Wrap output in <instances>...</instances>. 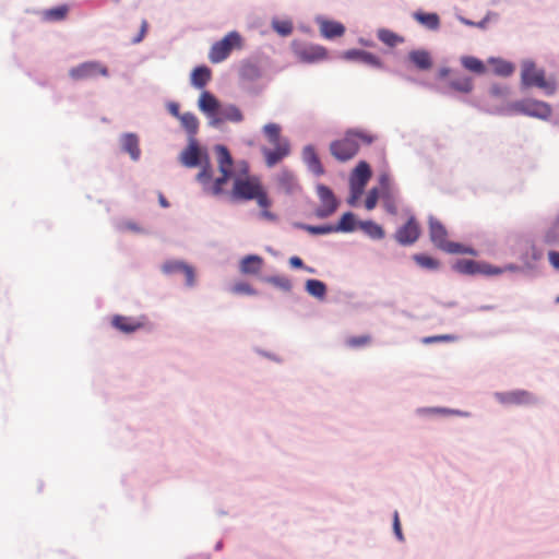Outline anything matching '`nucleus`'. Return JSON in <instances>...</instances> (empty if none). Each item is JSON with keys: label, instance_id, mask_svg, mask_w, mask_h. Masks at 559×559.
Here are the masks:
<instances>
[{"label": "nucleus", "instance_id": "obj_1", "mask_svg": "<svg viewBox=\"0 0 559 559\" xmlns=\"http://www.w3.org/2000/svg\"><path fill=\"white\" fill-rule=\"evenodd\" d=\"M215 152L221 176L214 181H212L213 170L209 156L205 153L203 154L194 139H190L179 159L183 166L189 168L202 165L201 170L197 175V180L203 186L204 191L219 195L224 191V186L231 178L234 160L228 148L224 145H216Z\"/></svg>", "mask_w": 559, "mask_h": 559}, {"label": "nucleus", "instance_id": "obj_2", "mask_svg": "<svg viewBox=\"0 0 559 559\" xmlns=\"http://www.w3.org/2000/svg\"><path fill=\"white\" fill-rule=\"evenodd\" d=\"M231 197L240 201L255 200L261 207L260 215L263 219L270 222L277 219V216L270 211L272 201L259 177L246 176L245 178H236L233 185Z\"/></svg>", "mask_w": 559, "mask_h": 559}, {"label": "nucleus", "instance_id": "obj_3", "mask_svg": "<svg viewBox=\"0 0 559 559\" xmlns=\"http://www.w3.org/2000/svg\"><path fill=\"white\" fill-rule=\"evenodd\" d=\"M281 126L277 123H266L263 127V133L273 148L263 146L261 152L267 167H274L290 154V144L286 138L281 135Z\"/></svg>", "mask_w": 559, "mask_h": 559}, {"label": "nucleus", "instance_id": "obj_4", "mask_svg": "<svg viewBox=\"0 0 559 559\" xmlns=\"http://www.w3.org/2000/svg\"><path fill=\"white\" fill-rule=\"evenodd\" d=\"M376 136L362 130H349L344 138L330 144L331 154L340 162L352 159L359 151V141L369 145Z\"/></svg>", "mask_w": 559, "mask_h": 559}, {"label": "nucleus", "instance_id": "obj_5", "mask_svg": "<svg viewBox=\"0 0 559 559\" xmlns=\"http://www.w3.org/2000/svg\"><path fill=\"white\" fill-rule=\"evenodd\" d=\"M429 236L432 243L449 253H466L475 255L474 249L465 247L457 242L448 240V231L442 223L433 216L429 217Z\"/></svg>", "mask_w": 559, "mask_h": 559}, {"label": "nucleus", "instance_id": "obj_6", "mask_svg": "<svg viewBox=\"0 0 559 559\" xmlns=\"http://www.w3.org/2000/svg\"><path fill=\"white\" fill-rule=\"evenodd\" d=\"M242 47V36L237 31H231L212 45L209 59L212 63H219L227 59L234 49L240 50Z\"/></svg>", "mask_w": 559, "mask_h": 559}, {"label": "nucleus", "instance_id": "obj_7", "mask_svg": "<svg viewBox=\"0 0 559 559\" xmlns=\"http://www.w3.org/2000/svg\"><path fill=\"white\" fill-rule=\"evenodd\" d=\"M521 79L526 86H537L549 94L555 91V85L546 81L544 70L538 69L533 61L526 60L522 63Z\"/></svg>", "mask_w": 559, "mask_h": 559}, {"label": "nucleus", "instance_id": "obj_8", "mask_svg": "<svg viewBox=\"0 0 559 559\" xmlns=\"http://www.w3.org/2000/svg\"><path fill=\"white\" fill-rule=\"evenodd\" d=\"M69 75L74 81H82L97 75L108 76V69L98 61H87L70 69Z\"/></svg>", "mask_w": 559, "mask_h": 559}, {"label": "nucleus", "instance_id": "obj_9", "mask_svg": "<svg viewBox=\"0 0 559 559\" xmlns=\"http://www.w3.org/2000/svg\"><path fill=\"white\" fill-rule=\"evenodd\" d=\"M454 270L461 274L474 275H499L503 272L502 269L492 266L486 262H478L474 260H460L454 264Z\"/></svg>", "mask_w": 559, "mask_h": 559}, {"label": "nucleus", "instance_id": "obj_10", "mask_svg": "<svg viewBox=\"0 0 559 559\" xmlns=\"http://www.w3.org/2000/svg\"><path fill=\"white\" fill-rule=\"evenodd\" d=\"M514 108L523 115L546 120L551 116V107L549 104L536 100L525 99L514 105Z\"/></svg>", "mask_w": 559, "mask_h": 559}, {"label": "nucleus", "instance_id": "obj_11", "mask_svg": "<svg viewBox=\"0 0 559 559\" xmlns=\"http://www.w3.org/2000/svg\"><path fill=\"white\" fill-rule=\"evenodd\" d=\"M317 194L320 200V206L316 210V215L319 218L331 216L338 206V201L336 200L333 191L324 185H318Z\"/></svg>", "mask_w": 559, "mask_h": 559}, {"label": "nucleus", "instance_id": "obj_12", "mask_svg": "<svg viewBox=\"0 0 559 559\" xmlns=\"http://www.w3.org/2000/svg\"><path fill=\"white\" fill-rule=\"evenodd\" d=\"M420 234L418 221L414 215H411L406 223L396 229L394 238L402 246H411L418 240Z\"/></svg>", "mask_w": 559, "mask_h": 559}, {"label": "nucleus", "instance_id": "obj_13", "mask_svg": "<svg viewBox=\"0 0 559 559\" xmlns=\"http://www.w3.org/2000/svg\"><path fill=\"white\" fill-rule=\"evenodd\" d=\"M294 53L299 61L311 63L325 59L328 51L320 45L297 44L294 46Z\"/></svg>", "mask_w": 559, "mask_h": 559}, {"label": "nucleus", "instance_id": "obj_14", "mask_svg": "<svg viewBox=\"0 0 559 559\" xmlns=\"http://www.w3.org/2000/svg\"><path fill=\"white\" fill-rule=\"evenodd\" d=\"M496 396L504 405H528L535 402L533 394L525 390L497 393Z\"/></svg>", "mask_w": 559, "mask_h": 559}, {"label": "nucleus", "instance_id": "obj_15", "mask_svg": "<svg viewBox=\"0 0 559 559\" xmlns=\"http://www.w3.org/2000/svg\"><path fill=\"white\" fill-rule=\"evenodd\" d=\"M111 324L120 332L127 334L133 333L144 325L141 320L124 316H115L111 319Z\"/></svg>", "mask_w": 559, "mask_h": 559}, {"label": "nucleus", "instance_id": "obj_16", "mask_svg": "<svg viewBox=\"0 0 559 559\" xmlns=\"http://www.w3.org/2000/svg\"><path fill=\"white\" fill-rule=\"evenodd\" d=\"M242 119L243 116L240 109L235 105H228L225 108L218 110L217 116L211 120V124L216 127L224 121L240 122Z\"/></svg>", "mask_w": 559, "mask_h": 559}, {"label": "nucleus", "instance_id": "obj_17", "mask_svg": "<svg viewBox=\"0 0 559 559\" xmlns=\"http://www.w3.org/2000/svg\"><path fill=\"white\" fill-rule=\"evenodd\" d=\"M199 108L201 111H203L207 117L213 120L214 117L217 116L219 110V102L217 98L211 94L210 92L205 91L200 95L199 98Z\"/></svg>", "mask_w": 559, "mask_h": 559}, {"label": "nucleus", "instance_id": "obj_18", "mask_svg": "<svg viewBox=\"0 0 559 559\" xmlns=\"http://www.w3.org/2000/svg\"><path fill=\"white\" fill-rule=\"evenodd\" d=\"M318 23L321 35L328 39L341 37L345 33V27L340 22L320 19Z\"/></svg>", "mask_w": 559, "mask_h": 559}, {"label": "nucleus", "instance_id": "obj_19", "mask_svg": "<svg viewBox=\"0 0 559 559\" xmlns=\"http://www.w3.org/2000/svg\"><path fill=\"white\" fill-rule=\"evenodd\" d=\"M263 259L255 254L246 255L239 264V270L245 275H258L263 267Z\"/></svg>", "mask_w": 559, "mask_h": 559}, {"label": "nucleus", "instance_id": "obj_20", "mask_svg": "<svg viewBox=\"0 0 559 559\" xmlns=\"http://www.w3.org/2000/svg\"><path fill=\"white\" fill-rule=\"evenodd\" d=\"M345 58L349 60H357L364 64L373 67V68H381L382 62L380 59L374 56L371 52L365 51V50H348L345 52Z\"/></svg>", "mask_w": 559, "mask_h": 559}, {"label": "nucleus", "instance_id": "obj_21", "mask_svg": "<svg viewBox=\"0 0 559 559\" xmlns=\"http://www.w3.org/2000/svg\"><path fill=\"white\" fill-rule=\"evenodd\" d=\"M302 157L309 169L317 176L323 175L324 169L313 146L308 145L302 151Z\"/></svg>", "mask_w": 559, "mask_h": 559}, {"label": "nucleus", "instance_id": "obj_22", "mask_svg": "<svg viewBox=\"0 0 559 559\" xmlns=\"http://www.w3.org/2000/svg\"><path fill=\"white\" fill-rule=\"evenodd\" d=\"M122 150L128 153L133 160H138L141 155L139 139L133 133H127L121 138Z\"/></svg>", "mask_w": 559, "mask_h": 559}, {"label": "nucleus", "instance_id": "obj_23", "mask_svg": "<svg viewBox=\"0 0 559 559\" xmlns=\"http://www.w3.org/2000/svg\"><path fill=\"white\" fill-rule=\"evenodd\" d=\"M408 59L419 70H429L432 67L430 53L423 49L409 51Z\"/></svg>", "mask_w": 559, "mask_h": 559}, {"label": "nucleus", "instance_id": "obj_24", "mask_svg": "<svg viewBox=\"0 0 559 559\" xmlns=\"http://www.w3.org/2000/svg\"><path fill=\"white\" fill-rule=\"evenodd\" d=\"M278 187L285 191L286 193H293L299 188L298 181L295 175L287 170L283 169L277 176Z\"/></svg>", "mask_w": 559, "mask_h": 559}, {"label": "nucleus", "instance_id": "obj_25", "mask_svg": "<svg viewBox=\"0 0 559 559\" xmlns=\"http://www.w3.org/2000/svg\"><path fill=\"white\" fill-rule=\"evenodd\" d=\"M212 72L205 66L197 67L191 73V84L197 88H203L211 80Z\"/></svg>", "mask_w": 559, "mask_h": 559}, {"label": "nucleus", "instance_id": "obj_26", "mask_svg": "<svg viewBox=\"0 0 559 559\" xmlns=\"http://www.w3.org/2000/svg\"><path fill=\"white\" fill-rule=\"evenodd\" d=\"M371 177V169L366 162H360L350 178V183H358L361 187H365L368 180Z\"/></svg>", "mask_w": 559, "mask_h": 559}, {"label": "nucleus", "instance_id": "obj_27", "mask_svg": "<svg viewBox=\"0 0 559 559\" xmlns=\"http://www.w3.org/2000/svg\"><path fill=\"white\" fill-rule=\"evenodd\" d=\"M473 80L468 76H457L449 81L447 88L462 94H469L473 91Z\"/></svg>", "mask_w": 559, "mask_h": 559}, {"label": "nucleus", "instance_id": "obj_28", "mask_svg": "<svg viewBox=\"0 0 559 559\" xmlns=\"http://www.w3.org/2000/svg\"><path fill=\"white\" fill-rule=\"evenodd\" d=\"M181 126L186 129V131L189 133L190 139H193V136L197 134L199 130V120L192 112H185L179 119Z\"/></svg>", "mask_w": 559, "mask_h": 559}, {"label": "nucleus", "instance_id": "obj_29", "mask_svg": "<svg viewBox=\"0 0 559 559\" xmlns=\"http://www.w3.org/2000/svg\"><path fill=\"white\" fill-rule=\"evenodd\" d=\"M377 36L379 40H381L389 47H395L396 45L402 44L404 41V38L402 36L386 28L378 29Z\"/></svg>", "mask_w": 559, "mask_h": 559}, {"label": "nucleus", "instance_id": "obj_30", "mask_svg": "<svg viewBox=\"0 0 559 559\" xmlns=\"http://www.w3.org/2000/svg\"><path fill=\"white\" fill-rule=\"evenodd\" d=\"M462 66L474 73L484 74L486 72V67L484 62L475 57L465 56L461 58Z\"/></svg>", "mask_w": 559, "mask_h": 559}, {"label": "nucleus", "instance_id": "obj_31", "mask_svg": "<svg viewBox=\"0 0 559 559\" xmlns=\"http://www.w3.org/2000/svg\"><path fill=\"white\" fill-rule=\"evenodd\" d=\"M306 290L309 295L323 299L326 295V286L319 280H308L306 282Z\"/></svg>", "mask_w": 559, "mask_h": 559}, {"label": "nucleus", "instance_id": "obj_32", "mask_svg": "<svg viewBox=\"0 0 559 559\" xmlns=\"http://www.w3.org/2000/svg\"><path fill=\"white\" fill-rule=\"evenodd\" d=\"M415 19L429 29H438L440 26V19L436 13H416Z\"/></svg>", "mask_w": 559, "mask_h": 559}, {"label": "nucleus", "instance_id": "obj_33", "mask_svg": "<svg viewBox=\"0 0 559 559\" xmlns=\"http://www.w3.org/2000/svg\"><path fill=\"white\" fill-rule=\"evenodd\" d=\"M359 226L372 239H382L384 237L383 228L372 221L361 222Z\"/></svg>", "mask_w": 559, "mask_h": 559}, {"label": "nucleus", "instance_id": "obj_34", "mask_svg": "<svg viewBox=\"0 0 559 559\" xmlns=\"http://www.w3.org/2000/svg\"><path fill=\"white\" fill-rule=\"evenodd\" d=\"M489 62L493 66V72L501 76H509L514 71V66L502 59H490Z\"/></svg>", "mask_w": 559, "mask_h": 559}, {"label": "nucleus", "instance_id": "obj_35", "mask_svg": "<svg viewBox=\"0 0 559 559\" xmlns=\"http://www.w3.org/2000/svg\"><path fill=\"white\" fill-rule=\"evenodd\" d=\"M334 233L335 231H352L355 228V217L354 214L350 212H347L342 215L338 224L334 226Z\"/></svg>", "mask_w": 559, "mask_h": 559}, {"label": "nucleus", "instance_id": "obj_36", "mask_svg": "<svg viewBox=\"0 0 559 559\" xmlns=\"http://www.w3.org/2000/svg\"><path fill=\"white\" fill-rule=\"evenodd\" d=\"M544 241L547 245H559V215L556 217L552 225L546 230Z\"/></svg>", "mask_w": 559, "mask_h": 559}, {"label": "nucleus", "instance_id": "obj_37", "mask_svg": "<svg viewBox=\"0 0 559 559\" xmlns=\"http://www.w3.org/2000/svg\"><path fill=\"white\" fill-rule=\"evenodd\" d=\"M414 260L419 266L424 269L436 270L439 266V261L429 255L415 254Z\"/></svg>", "mask_w": 559, "mask_h": 559}, {"label": "nucleus", "instance_id": "obj_38", "mask_svg": "<svg viewBox=\"0 0 559 559\" xmlns=\"http://www.w3.org/2000/svg\"><path fill=\"white\" fill-rule=\"evenodd\" d=\"M266 283H270L284 292L292 289V282L286 276H270L265 278Z\"/></svg>", "mask_w": 559, "mask_h": 559}, {"label": "nucleus", "instance_id": "obj_39", "mask_svg": "<svg viewBox=\"0 0 559 559\" xmlns=\"http://www.w3.org/2000/svg\"><path fill=\"white\" fill-rule=\"evenodd\" d=\"M68 8L66 5L57 7L45 12V16L51 21H60L66 17Z\"/></svg>", "mask_w": 559, "mask_h": 559}, {"label": "nucleus", "instance_id": "obj_40", "mask_svg": "<svg viewBox=\"0 0 559 559\" xmlns=\"http://www.w3.org/2000/svg\"><path fill=\"white\" fill-rule=\"evenodd\" d=\"M382 204L385 211L390 214L395 215L397 213V205L394 197L389 192L385 191L382 194Z\"/></svg>", "mask_w": 559, "mask_h": 559}, {"label": "nucleus", "instance_id": "obj_41", "mask_svg": "<svg viewBox=\"0 0 559 559\" xmlns=\"http://www.w3.org/2000/svg\"><path fill=\"white\" fill-rule=\"evenodd\" d=\"M370 341L371 337L369 335L350 336L345 341V344L350 348H357L368 345Z\"/></svg>", "mask_w": 559, "mask_h": 559}, {"label": "nucleus", "instance_id": "obj_42", "mask_svg": "<svg viewBox=\"0 0 559 559\" xmlns=\"http://www.w3.org/2000/svg\"><path fill=\"white\" fill-rule=\"evenodd\" d=\"M302 228L312 235H325L334 233L333 225H322V226H312V225H302Z\"/></svg>", "mask_w": 559, "mask_h": 559}, {"label": "nucleus", "instance_id": "obj_43", "mask_svg": "<svg viewBox=\"0 0 559 559\" xmlns=\"http://www.w3.org/2000/svg\"><path fill=\"white\" fill-rule=\"evenodd\" d=\"M231 293L236 295H255L257 290L251 287L250 284L246 282H238L231 287Z\"/></svg>", "mask_w": 559, "mask_h": 559}, {"label": "nucleus", "instance_id": "obj_44", "mask_svg": "<svg viewBox=\"0 0 559 559\" xmlns=\"http://www.w3.org/2000/svg\"><path fill=\"white\" fill-rule=\"evenodd\" d=\"M273 28L283 36H287L293 32V24L289 21H274Z\"/></svg>", "mask_w": 559, "mask_h": 559}, {"label": "nucleus", "instance_id": "obj_45", "mask_svg": "<svg viewBox=\"0 0 559 559\" xmlns=\"http://www.w3.org/2000/svg\"><path fill=\"white\" fill-rule=\"evenodd\" d=\"M378 200H379L378 190L373 188L367 194V198H366V201H365L366 209L368 211L373 210L376 207V205H377Z\"/></svg>", "mask_w": 559, "mask_h": 559}, {"label": "nucleus", "instance_id": "obj_46", "mask_svg": "<svg viewBox=\"0 0 559 559\" xmlns=\"http://www.w3.org/2000/svg\"><path fill=\"white\" fill-rule=\"evenodd\" d=\"M185 265H186L185 263L177 262V261L167 262L163 265V271L167 274L176 273V272L182 273Z\"/></svg>", "mask_w": 559, "mask_h": 559}, {"label": "nucleus", "instance_id": "obj_47", "mask_svg": "<svg viewBox=\"0 0 559 559\" xmlns=\"http://www.w3.org/2000/svg\"><path fill=\"white\" fill-rule=\"evenodd\" d=\"M421 413L426 414H447V415H466L465 413H462L460 411L449 409V408H426L421 409Z\"/></svg>", "mask_w": 559, "mask_h": 559}, {"label": "nucleus", "instance_id": "obj_48", "mask_svg": "<svg viewBox=\"0 0 559 559\" xmlns=\"http://www.w3.org/2000/svg\"><path fill=\"white\" fill-rule=\"evenodd\" d=\"M182 273H183V275L186 277L187 285L188 286H193L194 281H195L193 269L186 264L183 270H182Z\"/></svg>", "mask_w": 559, "mask_h": 559}, {"label": "nucleus", "instance_id": "obj_49", "mask_svg": "<svg viewBox=\"0 0 559 559\" xmlns=\"http://www.w3.org/2000/svg\"><path fill=\"white\" fill-rule=\"evenodd\" d=\"M453 340H454V336L445 334V335H437V336L426 337V338H424V343L430 344V343H435V342H444V341H453Z\"/></svg>", "mask_w": 559, "mask_h": 559}, {"label": "nucleus", "instance_id": "obj_50", "mask_svg": "<svg viewBox=\"0 0 559 559\" xmlns=\"http://www.w3.org/2000/svg\"><path fill=\"white\" fill-rule=\"evenodd\" d=\"M490 94L497 97H504L508 94V87L501 85H492L490 87Z\"/></svg>", "mask_w": 559, "mask_h": 559}, {"label": "nucleus", "instance_id": "obj_51", "mask_svg": "<svg viewBox=\"0 0 559 559\" xmlns=\"http://www.w3.org/2000/svg\"><path fill=\"white\" fill-rule=\"evenodd\" d=\"M365 187H361L358 183H350L352 189V198L349 203L353 204L355 200L362 193Z\"/></svg>", "mask_w": 559, "mask_h": 559}, {"label": "nucleus", "instance_id": "obj_52", "mask_svg": "<svg viewBox=\"0 0 559 559\" xmlns=\"http://www.w3.org/2000/svg\"><path fill=\"white\" fill-rule=\"evenodd\" d=\"M393 528H394V533H395L396 537L400 540H402L403 539V534H402V530H401V524H400V519H399V513L397 512L394 513Z\"/></svg>", "mask_w": 559, "mask_h": 559}, {"label": "nucleus", "instance_id": "obj_53", "mask_svg": "<svg viewBox=\"0 0 559 559\" xmlns=\"http://www.w3.org/2000/svg\"><path fill=\"white\" fill-rule=\"evenodd\" d=\"M548 260L555 269L559 270V252L558 251H549Z\"/></svg>", "mask_w": 559, "mask_h": 559}, {"label": "nucleus", "instance_id": "obj_54", "mask_svg": "<svg viewBox=\"0 0 559 559\" xmlns=\"http://www.w3.org/2000/svg\"><path fill=\"white\" fill-rule=\"evenodd\" d=\"M168 111L176 117L178 120L182 116V114L179 111V105L177 103H170L168 105Z\"/></svg>", "mask_w": 559, "mask_h": 559}, {"label": "nucleus", "instance_id": "obj_55", "mask_svg": "<svg viewBox=\"0 0 559 559\" xmlns=\"http://www.w3.org/2000/svg\"><path fill=\"white\" fill-rule=\"evenodd\" d=\"M289 264L293 266V267H296V269H299V267H302L304 266V262L302 260L299 258V257H292L289 259Z\"/></svg>", "mask_w": 559, "mask_h": 559}, {"label": "nucleus", "instance_id": "obj_56", "mask_svg": "<svg viewBox=\"0 0 559 559\" xmlns=\"http://www.w3.org/2000/svg\"><path fill=\"white\" fill-rule=\"evenodd\" d=\"M146 29H147V22H146V21H143V22H142V25H141V33H140V36H139L138 38H135V39H134V43H139V41L143 38V36H144V34H145Z\"/></svg>", "mask_w": 559, "mask_h": 559}, {"label": "nucleus", "instance_id": "obj_57", "mask_svg": "<svg viewBox=\"0 0 559 559\" xmlns=\"http://www.w3.org/2000/svg\"><path fill=\"white\" fill-rule=\"evenodd\" d=\"M389 181H390V178H389V176H388V175H382V176L380 177V183H381V186H382L383 188H385V189H386V188H388V186H389Z\"/></svg>", "mask_w": 559, "mask_h": 559}, {"label": "nucleus", "instance_id": "obj_58", "mask_svg": "<svg viewBox=\"0 0 559 559\" xmlns=\"http://www.w3.org/2000/svg\"><path fill=\"white\" fill-rule=\"evenodd\" d=\"M158 200H159V204L163 207H168L169 206L168 201L166 200V198L162 193L159 194Z\"/></svg>", "mask_w": 559, "mask_h": 559}, {"label": "nucleus", "instance_id": "obj_59", "mask_svg": "<svg viewBox=\"0 0 559 559\" xmlns=\"http://www.w3.org/2000/svg\"><path fill=\"white\" fill-rule=\"evenodd\" d=\"M449 73H450V69H448V68H442V69H440V70H439V78H440V79H443V78L448 76V75H449Z\"/></svg>", "mask_w": 559, "mask_h": 559}, {"label": "nucleus", "instance_id": "obj_60", "mask_svg": "<svg viewBox=\"0 0 559 559\" xmlns=\"http://www.w3.org/2000/svg\"><path fill=\"white\" fill-rule=\"evenodd\" d=\"M486 23H487V21L483 20V21L476 23L475 26H477L479 28H485L486 27Z\"/></svg>", "mask_w": 559, "mask_h": 559}, {"label": "nucleus", "instance_id": "obj_61", "mask_svg": "<svg viewBox=\"0 0 559 559\" xmlns=\"http://www.w3.org/2000/svg\"><path fill=\"white\" fill-rule=\"evenodd\" d=\"M242 166H243V173L247 175V173H248V165H247V163L243 162Z\"/></svg>", "mask_w": 559, "mask_h": 559}, {"label": "nucleus", "instance_id": "obj_62", "mask_svg": "<svg viewBox=\"0 0 559 559\" xmlns=\"http://www.w3.org/2000/svg\"><path fill=\"white\" fill-rule=\"evenodd\" d=\"M464 23L467 25H472V26H475V24H476V23H474L472 21H467V20H464Z\"/></svg>", "mask_w": 559, "mask_h": 559}, {"label": "nucleus", "instance_id": "obj_63", "mask_svg": "<svg viewBox=\"0 0 559 559\" xmlns=\"http://www.w3.org/2000/svg\"><path fill=\"white\" fill-rule=\"evenodd\" d=\"M128 227L132 230H139V228H136L133 224H129Z\"/></svg>", "mask_w": 559, "mask_h": 559}, {"label": "nucleus", "instance_id": "obj_64", "mask_svg": "<svg viewBox=\"0 0 559 559\" xmlns=\"http://www.w3.org/2000/svg\"><path fill=\"white\" fill-rule=\"evenodd\" d=\"M556 302L559 304V295L556 298Z\"/></svg>", "mask_w": 559, "mask_h": 559}]
</instances>
